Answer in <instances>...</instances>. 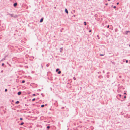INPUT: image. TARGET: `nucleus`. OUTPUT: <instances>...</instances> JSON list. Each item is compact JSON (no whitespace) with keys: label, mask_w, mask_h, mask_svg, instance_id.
<instances>
[{"label":"nucleus","mask_w":130,"mask_h":130,"mask_svg":"<svg viewBox=\"0 0 130 130\" xmlns=\"http://www.w3.org/2000/svg\"><path fill=\"white\" fill-rule=\"evenodd\" d=\"M35 100V98H33L32 99V101H34V100Z\"/></svg>","instance_id":"nucleus-22"},{"label":"nucleus","mask_w":130,"mask_h":130,"mask_svg":"<svg viewBox=\"0 0 130 130\" xmlns=\"http://www.w3.org/2000/svg\"><path fill=\"white\" fill-rule=\"evenodd\" d=\"M103 72L104 73L105 72V71L104 70H103Z\"/></svg>","instance_id":"nucleus-36"},{"label":"nucleus","mask_w":130,"mask_h":130,"mask_svg":"<svg viewBox=\"0 0 130 130\" xmlns=\"http://www.w3.org/2000/svg\"><path fill=\"white\" fill-rule=\"evenodd\" d=\"M24 124V122H22L20 124V125H22L23 124Z\"/></svg>","instance_id":"nucleus-10"},{"label":"nucleus","mask_w":130,"mask_h":130,"mask_svg":"<svg viewBox=\"0 0 130 130\" xmlns=\"http://www.w3.org/2000/svg\"><path fill=\"white\" fill-rule=\"evenodd\" d=\"M47 105V104H45V106H46V105Z\"/></svg>","instance_id":"nucleus-45"},{"label":"nucleus","mask_w":130,"mask_h":130,"mask_svg":"<svg viewBox=\"0 0 130 130\" xmlns=\"http://www.w3.org/2000/svg\"><path fill=\"white\" fill-rule=\"evenodd\" d=\"M9 14H10L9 13H8V14H7V15H9Z\"/></svg>","instance_id":"nucleus-37"},{"label":"nucleus","mask_w":130,"mask_h":130,"mask_svg":"<svg viewBox=\"0 0 130 130\" xmlns=\"http://www.w3.org/2000/svg\"><path fill=\"white\" fill-rule=\"evenodd\" d=\"M62 108V109H64V107H62V108Z\"/></svg>","instance_id":"nucleus-33"},{"label":"nucleus","mask_w":130,"mask_h":130,"mask_svg":"<svg viewBox=\"0 0 130 130\" xmlns=\"http://www.w3.org/2000/svg\"><path fill=\"white\" fill-rule=\"evenodd\" d=\"M60 49H62V47L61 48H60Z\"/></svg>","instance_id":"nucleus-39"},{"label":"nucleus","mask_w":130,"mask_h":130,"mask_svg":"<svg viewBox=\"0 0 130 130\" xmlns=\"http://www.w3.org/2000/svg\"><path fill=\"white\" fill-rule=\"evenodd\" d=\"M17 5V3H14L13 4V6L14 7H15Z\"/></svg>","instance_id":"nucleus-3"},{"label":"nucleus","mask_w":130,"mask_h":130,"mask_svg":"<svg viewBox=\"0 0 130 130\" xmlns=\"http://www.w3.org/2000/svg\"><path fill=\"white\" fill-rule=\"evenodd\" d=\"M89 32H91V30H89Z\"/></svg>","instance_id":"nucleus-27"},{"label":"nucleus","mask_w":130,"mask_h":130,"mask_svg":"<svg viewBox=\"0 0 130 130\" xmlns=\"http://www.w3.org/2000/svg\"><path fill=\"white\" fill-rule=\"evenodd\" d=\"M21 94V91H19L17 93V94L18 95H20Z\"/></svg>","instance_id":"nucleus-1"},{"label":"nucleus","mask_w":130,"mask_h":130,"mask_svg":"<svg viewBox=\"0 0 130 130\" xmlns=\"http://www.w3.org/2000/svg\"><path fill=\"white\" fill-rule=\"evenodd\" d=\"M9 15H10L11 17H14L13 15V14H9Z\"/></svg>","instance_id":"nucleus-5"},{"label":"nucleus","mask_w":130,"mask_h":130,"mask_svg":"<svg viewBox=\"0 0 130 130\" xmlns=\"http://www.w3.org/2000/svg\"><path fill=\"white\" fill-rule=\"evenodd\" d=\"M41 95H43V94H42V93H41Z\"/></svg>","instance_id":"nucleus-47"},{"label":"nucleus","mask_w":130,"mask_h":130,"mask_svg":"<svg viewBox=\"0 0 130 130\" xmlns=\"http://www.w3.org/2000/svg\"><path fill=\"white\" fill-rule=\"evenodd\" d=\"M119 4V3L118 2L117 3V5H118V4Z\"/></svg>","instance_id":"nucleus-34"},{"label":"nucleus","mask_w":130,"mask_h":130,"mask_svg":"<svg viewBox=\"0 0 130 130\" xmlns=\"http://www.w3.org/2000/svg\"><path fill=\"white\" fill-rule=\"evenodd\" d=\"M126 63H128V60H126Z\"/></svg>","instance_id":"nucleus-21"},{"label":"nucleus","mask_w":130,"mask_h":130,"mask_svg":"<svg viewBox=\"0 0 130 130\" xmlns=\"http://www.w3.org/2000/svg\"><path fill=\"white\" fill-rule=\"evenodd\" d=\"M101 73V72H100H100H98V73Z\"/></svg>","instance_id":"nucleus-41"},{"label":"nucleus","mask_w":130,"mask_h":130,"mask_svg":"<svg viewBox=\"0 0 130 130\" xmlns=\"http://www.w3.org/2000/svg\"><path fill=\"white\" fill-rule=\"evenodd\" d=\"M38 90H39V91H40V89H39Z\"/></svg>","instance_id":"nucleus-44"},{"label":"nucleus","mask_w":130,"mask_h":130,"mask_svg":"<svg viewBox=\"0 0 130 130\" xmlns=\"http://www.w3.org/2000/svg\"><path fill=\"white\" fill-rule=\"evenodd\" d=\"M105 5H108V3H106V4H105Z\"/></svg>","instance_id":"nucleus-31"},{"label":"nucleus","mask_w":130,"mask_h":130,"mask_svg":"<svg viewBox=\"0 0 130 130\" xmlns=\"http://www.w3.org/2000/svg\"><path fill=\"white\" fill-rule=\"evenodd\" d=\"M3 72V70H2L1 71V73H2Z\"/></svg>","instance_id":"nucleus-32"},{"label":"nucleus","mask_w":130,"mask_h":130,"mask_svg":"<svg viewBox=\"0 0 130 130\" xmlns=\"http://www.w3.org/2000/svg\"><path fill=\"white\" fill-rule=\"evenodd\" d=\"M124 94H126V93H124Z\"/></svg>","instance_id":"nucleus-38"},{"label":"nucleus","mask_w":130,"mask_h":130,"mask_svg":"<svg viewBox=\"0 0 130 130\" xmlns=\"http://www.w3.org/2000/svg\"><path fill=\"white\" fill-rule=\"evenodd\" d=\"M33 96H35V94H34L33 95Z\"/></svg>","instance_id":"nucleus-35"},{"label":"nucleus","mask_w":130,"mask_h":130,"mask_svg":"<svg viewBox=\"0 0 130 130\" xmlns=\"http://www.w3.org/2000/svg\"><path fill=\"white\" fill-rule=\"evenodd\" d=\"M49 65H50L49 64H46V66L47 67H48L49 66Z\"/></svg>","instance_id":"nucleus-13"},{"label":"nucleus","mask_w":130,"mask_h":130,"mask_svg":"<svg viewBox=\"0 0 130 130\" xmlns=\"http://www.w3.org/2000/svg\"><path fill=\"white\" fill-rule=\"evenodd\" d=\"M73 16H74V17H75V15H73Z\"/></svg>","instance_id":"nucleus-43"},{"label":"nucleus","mask_w":130,"mask_h":130,"mask_svg":"<svg viewBox=\"0 0 130 130\" xmlns=\"http://www.w3.org/2000/svg\"><path fill=\"white\" fill-rule=\"evenodd\" d=\"M25 106H28V105H27V104H25Z\"/></svg>","instance_id":"nucleus-24"},{"label":"nucleus","mask_w":130,"mask_h":130,"mask_svg":"<svg viewBox=\"0 0 130 130\" xmlns=\"http://www.w3.org/2000/svg\"><path fill=\"white\" fill-rule=\"evenodd\" d=\"M129 32V31H127V32Z\"/></svg>","instance_id":"nucleus-42"},{"label":"nucleus","mask_w":130,"mask_h":130,"mask_svg":"<svg viewBox=\"0 0 130 130\" xmlns=\"http://www.w3.org/2000/svg\"><path fill=\"white\" fill-rule=\"evenodd\" d=\"M73 79H74V80H76V78L75 77H74L73 78Z\"/></svg>","instance_id":"nucleus-19"},{"label":"nucleus","mask_w":130,"mask_h":130,"mask_svg":"<svg viewBox=\"0 0 130 130\" xmlns=\"http://www.w3.org/2000/svg\"><path fill=\"white\" fill-rule=\"evenodd\" d=\"M84 24L85 25H86V22H84Z\"/></svg>","instance_id":"nucleus-11"},{"label":"nucleus","mask_w":130,"mask_h":130,"mask_svg":"<svg viewBox=\"0 0 130 130\" xmlns=\"http://www.w3.org/2000/svg\"><path fill=\"white\" fill-rule=\"evenodd\" d=\"M104 54H100V56H103L104 55Z\"/></svg>","instance_id":"nucleus-16"},{"label":"nucleus","mask_w":130,"mask_h":130,"mask_svg":"<svg viewBox=\"0 0 130 130\" xmlns=\"http://www.w3.org/2000/svg\"><path fill=\"white\" fill-rule=\"evenodd\" d=\"M56 8V7H54V8Z\"/></svg>","instance_id":"nucleus-48"},{"label":"nucleus","mask_w":130,"mask_h":130,"mask_svg":"<svg viewBox=\"0 0 130 130\" xmlns=\"http://www.w3.org/2000/svg\"><path fill=\"white\" fill-rule=\"evenodd\" d=\"M61 72L60 71H59L58 72V74H60L61 73Z\"/></svg>","instance_id":"nucleus-8"},{"label":"nucleus","mask_w":130,"mask_h":130,"mask_svg":"<svg viewBox=\"0 0 130 130\" xmlns=\"http://www.w3.org/2000/svg\"><path fill=\"white\" fill-rule=\"evenodd\" d=\"M43 18H42L40 20V23L42 22L43 21Z\"/></svg>","instance_id":"nucleus-4"},{"label":"nucleus","mask_w":130,"mask_h":130,"mask_svg":"<svg viewBox=\"0 0 130 130\" xmlns=\"http://www.w3.org/2000/svg\"><path fill=\"white\" fill-rule=\"evenodd\" d=\"M116 8V7L115 6H113V8Z\"/></svg>","instance_id":"nucleus-26"},{"label":"nucleus","mask_w":130,"mask_h":130,"mask_svg":"<svg viewBox=\"0 0 130 130\" xmlns=\"http://www.w3.org/2000/svg\"><path fill=\"white\" fill-rule=\"evenodd\" d=\"M19 103V102L18 101H17L15 102V104H18Z\"/></svg>","instance_id":"nucleus-7"},{"label":"nucleus","mask_w":130,"mask_h":130,"mask_svg":"<svg viewBox=\"0 0 130 130\" xmlns=\"http://www.w3.org/2000/svg\"><path fill=\"white\" fill-rule=\"evenodd\" d=\"M125 59H123V62H124L125 61Z\"/></svg>","instance_id":"nucleus-28"},{"label":"nucleus","mask_w":130,"mask_h":130,"mask_svg":"<svg viewBox=\"0 0 130 130\" xmlns=\"http://www.w3.org/2000/svg\"><path fill=\"white\" fill-rule=\"evenodd\" d=\"M118 95L120 97H121V94H119Z\"/></svg>","instance_id":"nucleus-25"},{"label":"nucleus","mask_w":130,"mask_h":130,"mask_svg":"<svg viewBox=\"0 0 130 130\" xmlns=\"http://www.w3.org/2000/svg\"><path fill=\"white\" fill-rule=\"evenodd\" d=\"M65 12L66 13H67V14L68 13V11L67 10V9L66 8H65Z\"/></svg>","instance_id":"nucleus-2"},{"label":"nucleus","mask_w":130,"mask_h":130,"mask_svg":"<svg viewBox=\"0 0 130 130\" xmlns=\"http://www.w3.org/2000/svg\"><path fill=\"white\" fill-rule=\"evenodd\" d=\"M106 77L107 78H109V75H107Z\"/></svg>","instance_id":"nucleus-12"},{"label":"nucleus","mask_w":130,"mask_h":130,"mask_svg":"<svg viewBox=\"0 0 130 130\" xmlns=\"http://www.w3.org/2000/svg\"><path fill=\"white\" fill-rule=\"evenodd\" d=\"M44 105H43V104L42 105H41V107H44Z\"/></svg>","instance_id":"nucleus-9"},{"label":"nucleus","mask_w":130,"mask_h":130,"mask_svg":"<svg viewBox=\"0 0 130 130\" xmlns=\"http://www.w3.org/2000/svg\"><path fill=\"white\" fill-rule=\"evenodd\" d=\"M109 72H107V74H109Z\"/></svg>","instance_id":"nucleus-40"},{"label":"nucleus","mask_w":130,"mask_h":130,"mask_svg":"<svg viewBox=\"0 0 130 130\" xmlns=\"http://www.w3.org/2000/svg\"><path fill=\"white\" fill-rule=\"evenodd\" d=\"M62 30H63V28H62Z\"/></svg>","instance_id":"nucleus-49"},{"label":"nucleus","mask_w":130,"mask_h":130,"mask_svg":"<svg viewBox=\"0 0 130 130\" xmlns=\"http://www.w3.org/2000/svg\"><path fill=\"white\" fill-rule=\"evenodd\" d=\"M129 46L130 47V44L129 45Z\"/></svg>","instance_id":"nucleus-50"},{"label":"nucleus","mask_w":130,"mask_h":130,"mask_svg":"<svg viewBox=\"0 0 130 130\" xmlns=\"http://www.w3.org/2000/svg\"><path fill=\"white\" fill-rule=\"evenodd\" d=\"M60 51V52H61V51Z\"/></svg>","instance_id":"nucleus-51"},{"label":"nucleus","mask_w":130,"mask_h":130,"mask_svg":"<svg viewBox=\"0 0 130 130\" xmlns=\"http://www.w3.org/2000/svg\"><path fill=\"white\" fill-rule=\"evenodd\" d=\"M7 89H6L5 90V92H7Z\"/></svg>","instance_id":"nucleus-20"},{"label":"nucleus","mask_w":130,"mask_h":130,"mask_svg":"<svg viewBox=\"0 0 130 130\" xmlns=\"http://www.w3.org/2000/svg\"><path fill=\"white\" fill-rule=\"evenodd\" d=\"M109 25H108L107 26V28H109Z\"/></svg>","instance_id":"nucleus-23"},{"label":"nucleus","mask_w":130,"mask_h":130,"mask_svg":"<svg viewBox=\"0 0 130 130\" xmlns=\"http://www.w3.org/2000/svg\"><path fill=\"white\" fill-rule=\"evenodd\" d=\"M59 70V69L57 68L56 69V71L57 72L58 70Z\"/></svg>","instance_id":"nucleus-14"},{"label":"nucleus","mask_w":130,"mask_h":130,"mask_svg":"<svg viewBox=\"0 0 130 130\" xmlns=\"http://www.w3.org/2000/svg\"><path fill=\"white\" fill-rule=\"evenodd\" d=\"M110 0H108V1H110Z\"/></svg>","instance_id":"nucleus-46"},{"label":"nucleus","mask_w":130,"mask_h":130,"mask_svg":"<svg viewBox=\"0 0 130 130\" xmlns=\"http://www.w3.org/2000/svg\"><path fill=\"white\" fill-rule=\"evenodd\" d=\"M124 98L125 99L126 98V96H124Z\"/></svg>","instance_id":"nucleus-30"},{"label":"nucleus","mask_w":130,"mask_h":130,"mask_svg":"<svg viewBox=\"0 0 130 130\" xmlns=\"http://www.w3.org/2000/svg\"><path fill=\"white\" fill-rule=\"evenodd\" d=\"M25 82V81L24 80H23L22 81V83H24Z\"/></svg>","instance_id":"nucleus-15"},{"label":"nucleus","mask_w":130,"mask_h":130,"mask_svg":"<svg viewBox=\"0 0 130 130\" xmlns=\"http://www.w3.org/2000/svg\"><path fill=\"white\" fill-rule=\"evenodd\" d=\"M50 128V127L49 126H47V129H49Z\"/></svg>","instance_id":"nucleus-17"},{"label":"nucleus","mask_w":130,"mask_h":130,"mask_svg":"<svg viewBox=\"0 0 130 130\" xmlns=\"http://www.w3.org/2000/svg\"><path fill=\"white\" fill-rule=\"evenodd\" d=\"M5 58H6V57H5L4 58H3L1 60V61H3L4 60H5Z\"/></svg>","instance_id":"nucleus-6"},{"label":"nucleus","mask_w":130,"mask_h":130,"mask_svg":"<svg viewBox=\"0 0 130 130\" xmlns=\"http://www.w3.org/2000/svg\"><path fill=\"white\" fill-rule=\"evenodd\" d=\"M4 65V64L3 63H2V66H3Z\"/></svg>","instance_id":"nucleus-29"},{"label":"nucleus","mask_w":130,"mask_h":130,"mask_svg":"<svg viewBox=\"0 0 130 130\" xmlns=\"http://www.w3.org/2000/svg\"><path fill=\"white\" fill-rule=\"evenodd\" d=\"M23 119L22 118H21L20 119V120H22Z\"/></svg>","instance_id":"nucleus-18"}]
</instances>
